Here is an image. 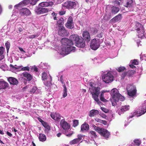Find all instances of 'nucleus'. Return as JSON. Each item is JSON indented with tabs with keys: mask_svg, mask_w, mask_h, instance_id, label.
<instances>
[{
	"mask_svg": "<svg viewBox=\"0 0 146 146\" xmlns=\"http://www.w3.org/2000/svg\"><path fill=\"white\" fill-rule=\"evenodd\" d=\"M8 84L6 82L2 80H0V89H4L8 87Z\"/></svg>",
	"mask_w": 146,
	"mask_h": 146,
	"instance_id": "nucleus-24",
	"label": "nucleus"
},
{
	"mask_svg": "<svg viewBox=\"0 0 146 146\" xmlns=\"http://www.w3.org/2000/svg\"><path fill=\"white\" fill-rule=\"evenodd\" d=\"M133 64L131 63V64L129 65V66L130 68H134L136 67Z\"/></svg>",
	"mask_w": 146,
	"mask_h": 146,
	"instance_id": "nucleus-60",
	"label": "nucleus"
},
{
	"mask_svg": "<svg viewBox=\"0 0 146 146\" xmlns=\"http://www.w3.org/2000/svg\"><path fill=\"white\" fill-rule=\"evenodd\" d=\"M119 10V8L116 6H113L111 8V12L113 14H115L117 13Z\"/></svg>",
	"mask_w": 146,
	"mask_h": 146,
	"instance_id": "nucleus-31",
	"label": "nucleus"
},
{
	"mask_svg": "<svg viewBox=\"0 0 146 146\" xmlns=\"http://www.w3.org/2000/svg\"><path fill=\"white\" fill-rule=\"evenodd\" d=\"M99 134L107 139L109 138L110 135V132L106 129L104 128H102Z\"/></svg>",
	"mask_w": 146,
	"mask_h": 146,
	"instance_id": "nucleus-11",
	"label": "nucleus"
},
{
	"mask_svg": "<svg viewBox=\"0 0 146 146\" xmlns=\"http://www.w3.org/2000/svg\"><path fill=\"white\" fill-rule=\"evenodd\" d=\"M4 56L3 54H0V60L3 59Z\"/></svg>",
	"mask_w": 146,
	"mask_h": 146,
	"instance_id": "nucleus-64",
	"label": "nucleus"
},
{
	"mask_svg": "<svg viewBox=\"0 0 146 146\" xmlns=\"http://www.w3.org/2000/svg\"><path fill=\"white\" fill-rule=\"evenodd\" d=\"M122 18L121 15L119 14L118 15L115 16L112 18L111 20L112 21H114L115 22H117L120 21Z\"/></svg>",
	"mask_w": 146,
	"mask_h": 146,
	"instance_id": "nucleus-28",
	"label": "nucleus"
},
{
	"mask_svg": "<svg viewBox=\"0 0 146 146\" xmlns=\"http://www.w3.org/2000/svg\"><path fill=\"white\" fill-rule=\"evenodd\" d=\"M102 80L104 82L106 83H109L111 82L113 80V76L111 73L108 72L102 76Z\"/></svg>",
	"mask_w": 146,
	"mask_h": 146,
	"instance_id": "nucleus-6",
	"label": "nucleus"
},
{
	"mask_svg": "<svg viewBox=\"0 0 146 146\" xmlns=\"http://www.w3.org/2000/svg\"><path fill=\"white\" fill-rule=\"evenodd\" d=\"M36 36L35 35H31L29 36V38H34Z\"/></svg>",
	"mask_w": 146,
	"mask_h": 146,
	"instance_id": "nucleus-61",
	"label": "nucleus"
},
{
	"mask_svg": "<svg viewBox=\"0 0 146 146\" xmlns=\"http://www.w3.org/2000/svg\"><path fill=\"white\" fill-rule=\"evenodd\" d=\"M60 125L65 130L68 129L70 127V125L64 119L61 120Z\"/></svg>",
	"mask_w": 146,
	"mask_h": 146,
	"instance_id": "nucleus-14",
	"label": "nucleus"
},
{
	"mask_svg": "<svg viewBox=\"0 0 146 146\" xmlns=\"http://www.w3.org/2000/svg\"><path fill=\"white\" fill-rule=\"evenodd\" d=\"M78 125V120H74L73 121V126L74 127L77 126Z\"/></svg>",
	"mask_w": 146,
	"mask_h": 146,
	"instance_id": "nucleus-45",
	"label": "nucleus"
},
{
	"mask_svg": "<svg viewBox=\"0 0 146 146\" xmlns=\"http://www.w3.org/2000/svg\"><path fill=\"white\" fill-rule=\"evenodd\" d=\"M102 128H101L99 127L96 126L94 129L96 131L99 133Z\"/></svg>",
	"mask_w": 146,
	"mask_h": 146,
	"instance_id": "nucleus-42",
	"label": "nucleus"
},
{
	"mask_svg": "<svg viewBox=\"0 0 146 146\" xmlns=\"http://www.w3.org/2000/svg\"><path fill=\"white\" fill-rule=\"evenodd\" d=\"M136 71L135 70H129L127 72V76L129 77L131 76L134 74H135Z\"/></svg>",
	"mask_w": 146,
	"mask_h": 146,
	"instance_id": "nucleus-36",
	"label": "nucleus"
},
{
	"mask_svg": "<svg viewBox=\"0 0 146 146\" xmlns=\"http://www.w3.org/2000/svg\"><path fill=\"white\" fill-rule=\"evenodd\" d=\"M75 47L74 46H63L61 48V53L64 55L68 54L71 51L75 50Z\"/></svg>",
	"mask_w": 146,
	"mask_h": 146,
	"instance_id": "nucleus-7",
	"label": "nucleus"
},
{
	"mask_svg": "<svg viewBox=\"0 0 146 146\" xmlns=\"http://www.w3.org/2000/svg\"><path fill=\"white\" fill-rule=\"evenodd\" d=\"M39 0H30V4L33 5H34L36 4L37 2Z\"/></svg>",
	"mask_w": 146,
	"mask_h": 146,
	"instance_id": "nucleus-46",
	"label": "nucleus"
},
{
	"mask_svg": "<svg viewBox=\"0 0 146 146\" xmlns=\"http://www.w3.org/2000/svg\"><path fill=\"white\" fill-rule=\"evenodd\" d=\"M36 11L38 14L44 13L46 12V7H38Z\"/></svg>",
	"mask_w": 146,
	"mask_h": 146,
	"instance_id": "nucleus-27",
	"label": "nucleus"
},
{
	"mask_svg": "<svg viewBox=\"0 0 146 146\" xmlns=\"http://www.w3.org/2000/svg\"><path fill=\"white\" fill-rule=\"evenodd\" d=\"M76 5L75 2L71 1H67L62 5L63 7L69 9H75Z\"/></svg>",
	"mask_w": 146,
	"mask_h": 146,
	"instance_id": "nucleus-5",
	"label": "nucleus"
},
{
	"mask_svg": "<svg viewBox=\"0 0 146 146\" xmlns=\"http://www.w3.org/2000/svg\"><path fill=\"white\" fill-rule=\"evenodd\" d=\"M46 129H48V130H49L50 129V127L46 123Z\"/></svg>",
	"mask_w": 146,
	"mask_h": 146,
	"instance_id": "nucleus-63",
	"label": "nucleus"
},
{
	"mask_svg": "<svg viewBox=\"0 0 146 146\" xmlns=\"http://www.w3.org/2000/svg\"><path fill=\"white\" fill-rule=\"evenodd\" d=\"M38 7H46V2H42L39 3Z\"/></svg>",
	"mask_w": 146,
	"mask_h": 146,
	"instance_id": "nucleus-40",
	"label": "nucleus"
},
{
	"mask_svg": "<svg viewBox=\"0 0 146 146\" xmlns=\"http://www.w3.org/2000/svg\"><path fill=\"white\" fill-rule=\"evenodd\" d=\"M102 128H101L99 127L96 126L94 129L96 131L99 133Z\"/></svg>",
	"mask_w": 146,
	"mask_h": 146,
	"instance_id": "nucleus-41",
	"label": "nucleus"
},
{
	"mask_svg": "<svg viewBox=\"0 0 146 146\" xmlns=\"http://www.w3.org/2000/svg\"><path fill=\"white\" fill-rule=\"evenodd\" d=\"M89 134H90V136H91L92 137L96 138L97 137V135L95 131H91L90 132Z\"/></svg>",
	"mask_w": 146,
	"mask_h": 146,
	"instance_id": "nucleus-35",
	"label": "nucleus"
},
{
	"mask_svg": "<svg viewBox=\"0 0 146 146\" xmlns=\"http://www.w3.org/2000/svg\"><path fill=\"white\" fill-rule=\"evenodd\" d=\"M78 137L77 138L75 139L70 141V144L71 145L74 144L79 142H82V136L81 134H79L78 135Z\"/></svg>",
	"mask_w": 146,
	"mask_h": 146,
	"instance_id": "nucleus-16",
	"label": "nucleus"
},
{
	"mask_svg": "<svg viewBox=\"0 0 146 146\" xmlns=\"http://www.w3.org/2000/svg\"><path fill=\"white\" fill-rule=\"evenodd\" d=\"M99 113V111L96 110H92L90 112L89 115L91 117H94L95 115H98Z\"/></svg>",
	"mask_w": 146,
	"mask_h": 146,
	"instance_id": "nucleus-26",
	"label": "nucleus"
},
{
	"mask_svg": "<svg viewBox=\"0 0 146 146\" xmlns=\"http://www.w3.org/2000/svg\"><path fill=\"white\" fill-rule=\"evenodd\" d=\"M30 3L29 0H24L20 2L19 4L15 5L17 9H19V7H22L23 6L27 5Z\"/></svg>",
	"mask_w": 146,
	"mask_h": 146,
	"instance_id": "nucleus-18",
	"label": "nucleus"
},
{
	"mask_svg": "<svg viewBox=\"0 0 146 146\" xmlns=\"http://www.w3.org/2000/svg\"><path fill=\"white\" fill-rule=\"evenodd\" d=\"M19 14L21 16H27L30 15L31 13L29 10L27 8H24L19 10Z\"/></svg>",
	"mask_w": 146,
	"mask_h": 146,
	"instance_id": "nucleus-10",
	"label": "nucleus"
},
{
	"mask_svg": "<svg viewBox=\"0 0 146 146\" xmlns=\"http://www.w3.org/2000/svg\"><path fill=\"white\" fill-rule=\"evenodd\" d=\"M134 145H135L139 146L141 143V141L139 139H135L134 141Z\"/></svg>",
	"mask_w": 146,
	"mask_h": 146,
	"instance_id": "nucleus-37",
	"label": "nucleus"
},
{
	"mask_svg": "<svg viewBox=\"0 0 146 146\" xmlns=\"http://www.w3.org/2000/svg\"><path fill=\"white\" fill-rule=\"evenodd\" d=\"M58 34L60 36H64L67 35V31L64 27H59Z\"/></svg>",
	"mask_w": 146,
	"mask_h": 146,
	"instance_id": "nucleus-12",
	"label": "nucleus"
},
{
	"mask_svg": "<svg viewBox=\"0 0 146 146\" xmlns=\"http://www.w3.org/2000/svg\"><path fill=\"white\" fill-rule=\"evenodd\" d=\"M67 91H63V97H65L67 96Z\"/></svg>",
	"mask_w": 146,
	"mask_h": 146,
	"instance_id": "nucleus-55",
	"label": "nucleus"
},
{
	"mask_svg": "<svg viewBox=\"0 0 146 146\" xmlns=\"http://www.w3.org/2000/svg\"><path fill=\"white\" fill-rule=\"evenodd\" d=\"M4 49V48L3 47L1 46L0 47V54H3Z\"/></svg>",
	"mask_w": 146,
	"mask_h": 146,
	"instance_id": "nucleus-53",
	"label": "nucleus"
},
{
	"mask_svg": "<svg viewBox=\"0 0 146 146\" xmlns=\"http://www.w3.org/2000/svg\"><path fill=\"white\" fill-rule=\"evenodd\" d=\"M39 139L40 141H45L46 140L45 135L44 134L40 133Z\"/></svg>",
	"mask_w": 146,
	"mask_h": 146,
	"instance_id": "nucleus-32",
	"label": "nucleus"
},
{
	"mask_svg": "<svg viewBox=\"0 0 146 146\" xmlns=\"http://www.w3.org/2000/svg\"><path fill=\"white\" fill-rule=\"evenodd\" d=\"M64 23V20L62 17L60 18L59 20H58L57 23V24L58 25V27H63V25Z\"/></svg>",
	"mask_w": 146,
	"mask_h": 146,
	"instance_id": "nucleus-30",
	"label": "nucleus"
},
{
	"mask_svg": "<svg viewBox=\"0 0 146 146\" xmlns=\"http://www.w3.org/2000/svg\"><path fill=\"white\" fill-rule=\"evenodd\" d=\"M100 46V43L99 41L95 38L92 40L90 42V47L93 50H97Z\"/></svg>",
	"mask_w": 146,
	"mask_h": 146,
	"instance_id": "nucleus-8",
	"label": "nucleus"
},
{
	"mask_svg": "<svg viewBox=\"0 0 146 146\" xmlns=\"http://www.w3.org/2000/svg\"><path fill=\"white\" fill-rule=\"evenodd\" d=\"M42 80L45 82V80H46V74L45 72L42 73Z\"/></svg>",
	"mask_w": 146,
	"mask_h": 146,
	"instance_id": "nucleus-52",
	"label": "nucleus"
},
{
	"mask_svg": "<svg viewBox=\"0 0 146 146\" xmlns=\"http://www.w3.org/2000/svg\"><path fill=\"white\" fill-rule=\"evenodd\" d=\"M82 36L84 40L87 41L88 42L90 41L91 39L90 35L89 32L87 31H85L83 32Z\"/></svg>",
	"mask_w": 146,
	"mask_h": 146,
	"instance_id": "nucleus-17",
	"label": "nucleus"
},
{
	"mask_svg": "<svg viewBox=\"0 0 146 146\" xmlns=\"http://www.w3.org/2000/svg\"><path fill=\"white\" fill-rule=\"evenodd\" d=\"M135 29L136 30L139 38H142L144 35V29L142 25L139 22H137L135 25Z\"/></svg>",
	"mask_w": 146,
	"mask_h": 146,
	"instance_id": "nucleus-4",
	"label": "nucleus"
},
{
	"mask_svg": "<svg viewBox=\"0 0 146 146\" xmlns=\"http://www.w3.org/2000/svg\"><path fill=\"white\" fill-rule=\"evenodd\" d=\"M101 109L103 111L106 113H107L109 112V110L105 108L101 107Z\"/></svg>",
	"mask_w": 146,
	"mask_h": 146,
	"instance_id": "nucleus-47",
	"label": "nucleus"
},
{
	"mask_svg": "<svg viewBox=\"0 0 146 146\" xmlns=\"http://www.w3.org/2000/svg\"><path fill=\"white\" fill-rule=\"evenodd\" d=\"M72 134L73 133L72 132L71 133V132H69V133L68 134L66 133V136L69 137L70 136L72 135Z\"/></svg>",
	"mask_w": 146,
	"mask_h": 146,
	"instance_id": "nucleus-62",
	"label": "nucleus"
},
{
	"mask_svg": "<svg viewBox=\"0 0 146 146\" xmlns=\"http://www.w3.org/2000/svg\"><path fill=\"white\" fill-rule=\"evenodd\" d=\"M70 38L75 42V45L81 48L84 47L86 45L85 40L82 37H80L77 35L74 34L70 36Z\"/></svg>",
	"mask_w": 146,
	"mask_h": 146,
	"instance_id": "nucleus-2",
	"label": "nucleus"
},
{
	"mask_svg": "<svg viewBox=\"0 0 146 146\" xmlns=\"http://www.w3.org/2000/svg\"><path fill=\"white\" fill-rule=\"evenodd\" d=\"M72 18V17H69L67 21V23L65 25V26L66 27L70 29H72L73 27V22Z\"/></svg>",
	"mask_w": 146,
	"mask_h": 146,
	"instance_id": "nucleus-15",
	"label": "nucleus"
},
{
	"mask_svg": "<svg viewBox=\"0 0 146 146\" xmlns=\"http://www.w3.org/2000/svg\"><path fill=\"white\" fill-rule=\"evenodd\" d=\"M131 63L133 64L134 65H138L139 64V62L137 60L134 59L131 61Z\"/></svg>",
	"mask_w": 146,
	"mask_h": 146,
	"instance_id": "nucleus-49",
	"label": "nucleus"
},
{
	"mask_svg": "<svg viewBox=\"0 0 146 146\" xmlns=\"http://www.w3.org/2000/svg\"><path fill=\"white\" fill-rule=\"evenodd\" d=\"M90 86L92 88H90V90L93 98L98 104L100 105L102 102L98 98L99 94L100 92V88L99 87H94L92 84H90Z\"/></svg>",
	"mask_w": 146,
	"mask_h": 146,
	"instance_id": "nucleus-3",
	"label": "nucleus"
},
{
	"mask_svg": "<svg viewBox=\"0 0 146 146\" xmlns=\"http://www.w3.org/2000/svg\"><path fill=\"white\" fill-rule=\"evenodd\" d=\"M50 116L52 118L55 120L59 121L61 118V116L59 113H51Z\"/></svg>",
	"mask_w": 146,
	"mask_h": 146,
	"instance_id": "nucleus-19",
	"label": "nucleus"
},
{
	"mask_svg": "<svg viewBox=\"0 0 146 146\" xmlns=\"http://www.w3.org/2000/svg\"><path fill=\"white\" fill-rule=\"evenodd\" d=\"M23 76L26 78L27 81H30L33 79V76L27 72H25L22 74Z\"/></svg>",
	"mask_w": 146,
	"mask_h": 146,
	"instance_id": "nucleus-22",
	"label": "nucleus"
},
{
	"mask_svg": "<svg viewBox=\"0 0 146 146\" xmlns=\"http://www.w3.org/2000/svg\"><path fill=\"white\" fill-rule=\"evenodd\" d=\"M129 105H125L122 107L121 110V111L124 112L129 110Z\"/></svg>",
	"mask_w": 146,
	"mask_h": 146,
	"instance_id": "nucleus-33",
	"label": "nucleus"
},
{
	"mask_svg": "<svg viewBox=\"0 0 146 146\" xmlns=\"http://www.w3.org/2000/svg\"><path fill=\"white\" fill-rule=\"evenodd\" d=\"M99 25H96L95 27L92 28V31L94 33V34H96L98 32L99 29Z\"/></svg>",
	"mask_w": 146,
	"mask_h": 146,
	"instance_id": "nucleus-34",
	"label": "nucleus"
},
{
	"mask_svg": "<svg viewBox=\"0 0 146 146\" xmlns=\"http://www.w3.org/2000/svg\"><path fill=\"white\" fill-rule=\"evenodd\" d=\"M31 69L32 70H33L34 71H35V72H37L38 71V68L35 66H32L31 68Z\"/></svg>",
	"mask_w": 146,
	"mask_h": 146,
	"instance_id": "nucleus-50",
	"label": "nucleus"
},
{
	"mask_svg": "<svg viewBox=\"0 0 146 146\" xmlns=\"http://www.w3.org/2000/svg\"><path fill=\"white\" fill-rule=\"evenodd\" d=\"M146 112V106L145 108H142L141 110L137 109L133 113L134 115H135L137 117H139L144 114Z\"/></svg>",
	"mask_w": 146,
	"mask_h": 146,
	"instance_id": "nucleus-13",
	"label": "nucleus"
},
{
	"mask_svg": "<svg viewBox=\"0 0 146 146\" xmlns=\"http://www.w3.org/2000/svg\"><path fill=\"white\" fill-rule=\"evenodd\" d=\"M115 4L117 5H120V3L118 1H115Z\"/></svg>",
	"mask_w": 146,
	"mask_h": 146,
	"instance_id": "nucleus-58",
	"label": "nucleus"
},
{
	"mask_svg": "<svg viewBox=\"0 0 146 146\" xmlns=\"http://www.w3.org/2000/svg\"><path fill=\"white\" fill-rule=\"evenodd\" d=\"M127 94L131 97H133L135 96L137 93V90H133L132 91H127Z\"/></svg>",
	"mask_w": 146,
	"mask_h": 146,
	"instance_id": "nucleus-29",
	"label": "nucleus"
},
{
	"mask_svg": "<svg viewBox=\"0 0 146 146\" xmlns=\"http://www.w3.org/2000/svg\"><path fill=\"white\" fill-rule=\"evenodd\" d=\"M95 120L97 122L101 123L102 120L99 119L98 118H96L95 119Z\"/></svg>",
	"mask_w": 146,
	"mask_h": 146,
	"instance_id": "nucleus-56",
	"label": "nucleus"
},
{
	"mask_svg": "<svg viewBox=\"0 0 146 146\" xmlns=\"http://www.w3.org/2000/svg\"><path fill=\"white\" fill-rule=\"evenodd\" d=\"M65 13L66 11L63 10L60 11L59 13L60 15H63L65 14Z\"/></svg>",
	"mask_w": 146,
	"mask_h": 146,
	"instance_id": "nucleus-54",
	"label": "nucleus"
},
{
	"mask_svg": "<svg viewBox=\"0 0 146 146\" xmlns=\"http://www.w3.org/2000/svg\"><path fill=\"white\" fill-rule=\"evenodd\" d=\"M136 90V87L133 84H128L126 88L127 91H132L133 90Z\"/></svg>",
	"mask_w": 146,
	"mask_h": 146,
	"instance_id": "nucleus-25",
	"label": "nucleus"
},
{
	"mask_svg": "<svg viewBox=\"0 0 146 146\" xmlns=\"http://www.w3.org/2000/svg\"><path fill=\"white\" fill-rule=\"evenodd\" d=\"M37 89V88L36 87L33 86V88L31 90L30 92L33 93H34L36 92Z\"/></svg>",
	"mask_w": 146,
	"mask_h": 146,
	"instance_id": "nucleus-44",
	"label": "nucleus"
},
{
	"mask_svg": "<svg viewBox=\"0 0 146 146\" xmlns=\"http://www.w3.org/2000/svg\"><path fill=\"white\" fill-rule=\"evenodd\" d=\"M53 5V3L52 1H48L47 0L46 1V7L52 6Z\"/></svg>",
	"mask_w": 146,
	"mask_h": 146,
	"instance_id": "nucleus-43",
	"label": "nucleus"
},
{
	"mask_svg": "<svg viewBox=\"0 0 146 146\" xmlns=\"http://www.w3.org/2000/svg\"><path fill=\"white\" fill-rule=\"evenodd\" d=\"M69 39L66 38H63L61 39V42L62 45L66 46H72L74 44L73 41L70 38Z\"/></svg>",
	"mask_w": 146,
	"mask_h": 146,
	"instance_id": "nucleus-9",
	"label": "nucleus"
},
{
	"mask_svg": "<svg viewBox=\"0 0 146 146\" xmlns=\"http://www.w3.org/2000/svg\"><path fill=\"white\" fill-rule=\"evenodd\" d=\"M5 46L6 47L7 52L8 53L9 52V50L10 46V43L8 41H7L5 43Z\"/></svg>",
	"mask_w": 146,
	"mask_h": 146,
	"instance_id": "nucleus-39",
	"label": "nucleus"
},
{
	"mask_svg": "<svg viewBox=\"0 0 146 146\" xmlns=\"http://www.w3.org/2000/svg\"><path fill=\"white\" fill-rule=\"evenodd\" d=\"M30 70V68L29 66H26L22 68H21V70L22 71H28Z\"/></svg>",
	"mask_w": 146,
	"mask_h": 146,
	"instance_id": "nucleus-48",
	"label": "nucleus"
},
{
	"mask_svg": "<svg viewBox=\"0 0 146 146\" xmlns=\"http://www.w3.org/2000/svg\"><path fill=\"white\" fill-rule=\"evenodd\" d=\"M100 100L102 102H106L108 101V100L105 99L104 97H100Z\"/></svg>",
	"mask_w": 146,
	"mask_h": 146,
	"instance_id": "nucleus-51",
	"label": "nucleus"
},
{
	"mask_svg": "<svg viewBox=\"0 0 146 146\" xmlns=\"http://www.w3.org/2000/svg\"><path fill=\"white\" fill-rule=\"evenodd\" d=\"M8 80L10 84L13 85H17L18 83V80L14 78L10 77L8 79Z\"/></svg>",
	"mask_w": 146,
	"mask_h": 146,
	"instance_id": "nucleus-20",
	"label": "nucleus"
},
{
	"mask_svg": "<svg viewBox=\"0 0 146 146\" xmlns=\"http://www.w3.org/2000/svg\"><path fill=\"white\" fill-rule=\"evenodd\" d=\"M101 123L104 124V125H106L107 124V122L106 121L102 120Z\"/></svg>",
	"mask_w": 146,
	"mask_h": 146,
	"instance_id": "nucleus-57",
	"label": "nucleus"
},
{
	"mask_svg": "<svg viewBox=\"0 0 146 146\" xmlns=\"http://www.w3.org/2000/svg\"><path fill=\"white\" fill-rule=\"evenodd\" d=\"M133 1V0H126L124 6L126 7H131L132 6Z\"/></svg>",
	"mask_w": 146,
	"mask_h": 146,
	"instance_id": "nucleus-23",
	"label": "nucleus"
},
{
	"mask_svg": "<svg viewBox=\"0 0 146 146\" xmlns=\"http://www.w3.org/2000/svg\"><path fill=\"white\" fill-rule=\"evenodd\" d=\"M6 133L7 135L10 137H11L12 136V134L9 131H7Z\"/></svg>",
	"mask_w": 146,
	"mask_h": 146,
	"instance_id": "nucleus-59",
	"label": "nucleus"
},
{
	"mask_svg": "<svg viewBox=\"0 0 146 146\" xmlns=\"http://www.w3.org/2000/svg\"><path fill=\"white\" fill-rule=\"evenodd\" d=\"M126 70V68L124 66H120L117 69V70L119 72H123Z\"/></svg>",
	"mask_w": 146,
	"mask_h": 146,
	"instance_id": "nucleus-38",
	"label": "nucleus"
},
{
	"mask_svg": "<svg viewBox=\"0 0 146 146\" xmlns=\"http://www.w3.org/2000/svg\"><path fill=\"white\" fill-rule=\"evenodd\" d=\"M89 125L86 123L82 124L81 127V130L82 132L87 131L89 130Z\"/></svg>",
	"mask_w": 146,
	"mask_h": 146,
	"instance_id": "nucleus-21",
	"label": "nucleus"
},
{
	"mask_svg": "<svg viewBox=\"0 0 146 146\" xmlns=\"http://www.w3.org/2000/svg\"><path fill=\"white\" fill-rule=\"evenodd\" d=\"M111 94L112 98L110 100L113 106L116 105L119 100L123 101L125 100L124 97L119 94L118 90L116 88H114L111 90Z\"/></svg>",
	"mask_w": 146,
	"mask_h": 146,
	"instance_id": "nucleus-1",
	"label": "nucleus"
}]
</instances>
